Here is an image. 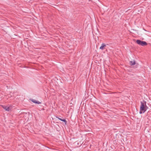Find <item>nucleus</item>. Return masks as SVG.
Returning <instances> with one entry per match:
<instances>
[{
	"mask_svg": "<svg viewBox=\"0 0 151 151\" xmlns=\"http://www.w3.org/2000/svg\"><path fill=\"white\" fill-rule=\"evenodd\" d=\"M136 42L137 44L141 45L142 46L146 45H147V43L145 41H141L140 40H137Z\"/></svg>",
	"mask_w": 151,
	"mask_h": 151,
	"instance_id": "nucleus-1",
	"label": "nucleus"
},
{
	"mask_svg": "<svg viewBox=\"0 0 151 151\" xmlns=\"http://www.w3.org/2000/svg\"><path fill=\"white\" fill-rule=\"evenodd\" d=\"M148 108V107L146 106H145V107H143V108H140V114H142L143 113H145Z\"/></svg>",
	"mask_w": 151,
	"mask_h": 151,
	"instance_id": "nucleus-2",
	"label": "nucleus"
},
{
	"mask_svg": "<svg viewBox=\"0 0 151 151\" xmlns=\"http://www.w3.org/2000/svg\"><path fill=\"white\" fill-rule=\"evenodd\" d=\"M146 101H141L140 108H143V107H145V106H146Z\"/></svg>",
	"mask_w": 151,
	"mask_h": 151,
	"instance_id": "nucleus-3",
	"label": "nucleus"
},
{
	"mask_svg": "<svg viewBox=\"0 0 151 151\" xmlns=\"http://www.w3.org/2000/svg\"><path fill=\"white\" fill-rule=\"evenodd\" d=\"M2 107L3 109L5 110L6 111H9L11 110V108L10 106H2Z\"/></svg>",
	"mask_w": 151,
	"mask_h": 151,
	"instance_id": "nucleus-4",
	"label": "nucleus"
},
{
	"mask_svg": "<svg viewBox=\"0 0 151 151\" xmlns=\"http://www.w3.org/2000/svg\"><path fill=\"white\" fill-rule=\"evenodd\" d=\"M56 117L57 118H58L59 120L65 123V124H66L67 122L65 119H62L58 117Z\"/></svg>",
	"mask_w": 151,
	"mask_h": 151,
	"instance_id": "nucleus-5",
	"label": "nucleus"
},
{
	"mask_svg": "<svg viewBox=\"0 0 151 151\" xmlns=\"http://www.w3.org/2000/svg\"><path fill=\"white\" fill-rule=\"evenodd\" d=\"M106 47V45L104 43H102L100 47V49L101 50H103L104 47Z\"/></svg>",
	"mask_w": 151,
	"mask_h": 151,
	"instance_id": "nucleus-6",
	"label": "nucleus"
},
{
	"mask_svg": "<svg viewBox=\"0 0 151 151\" xmlns=\"http://www.w3.org/2000/svg\"><path fill=\"white\" fill-rule=\"evenodd\" d=\"M130 64L131 65H133L135 64V62L134 60L132 61H130Z\"/></svg>",
	"mask_w": 151,
	"mask_h": 151,
	"instance_id": "nucleus-7",
	"label": "nucleus"
},
{
	"mask_svg": "<svg viewBox=\"0 0 151 151\" xmlns=\"http://www.w3.org/2000/svg\"><path fill=\"white\" fill-rule=\"evenodd\" d=\"M31 101L33 103H35L36 104L37 102V101H36V100H34V99H32V100H31Z\"/></svg>",
	"mask_w": 151,
	"mask_h": 151,
	"instance_id": "nucleus-8",
	"label": "nucleus"
},
{
	"mask_svg": "<svg viewBox=\"0 0 151 151\" xmlns=\"http://www.w3.org/2000/svg\"><path fill=\"white\" fill-rule=\"evenodd\" d=\"M36 104H41V102H40V101H37Z\"/></svg>",
	"mask_w": 151,
	"mask_h": 151,
	"instance_id": "nucleus-9",
	"label": "nucleus"
}]
</instances>
